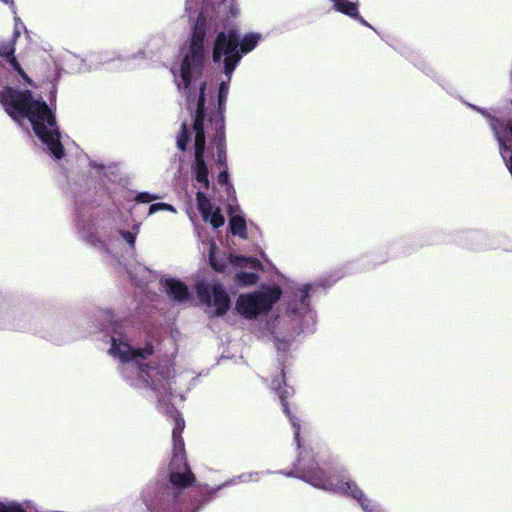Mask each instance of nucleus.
Here are the masks:
<instances>
[{
  "mask_svg": "<svg viewBox=\"0 0 512 512\" xmlns=\"http://www.w3.org/2000/svg\"><path fill=\"white\" fill-rule=\"evenodd\" d=\"M225 104L226 103H221V105H220V102H218V107H217L218 115L215 119H223V121L225 122V116H224Z\"/></svg>",
  "mask_w": 512,
  "mask_h": 512,
  "instance_id": "35",
  "label": "nucleus"
},
{
  "mask_svg": "<svg viewBox=\"0 0 512 512\" xmlns=\"http://www.w3.org/2000/svg\"><path fill=\"white\" fill-rule=\"evenodd\" d=\"M217 163L222 168H228L226 146L217 145Z\"/></svg>",
  "mask_w": 512,
  "mask_h": 512,
  "instance_id": "23",
  "label": "nucleus"
},
{
  "mask_svg": "<svg viewBox=\"0 0 512 512\" xmlns=\"http://www.w3.org/2000/svg\"><path fill=\"white\" fill-rule=\"evenodd\" d=\"M3 3L8 4L10 2H13V0H1Z\"/></svg>",
  "mask_w": 512,
  "mask_h": 512,
  "instance_id": "39",
  "label": "nucleus"
},
{
  "mask_svg": "<svg viewBox=\"0 0 512 512\" xmlns=\"http://www.w3.org/2000/svg\"><path fill=\"white\" fill-rule=\"evenodd\" d=\"M228 92H229L228 82H221L219 85V91H218V102H220V104L226 103Z\"/></svg>",
  "mask_w": 512,
  "mask_h": 512,
  "instance_id": "25",
  "label": "nucleus"
},
{
  "mask_svg": "<svg viewBox=\"0 0 512 512\" xmlns=\"http://www.w3.org/2000/svg\"><path fill=\"white\" fill-rule=\"evenodd\" d=\"M6 61L10 64V66L15 70L24 80L29 82V78L25 71L22 69L20 63L16 59L15 55L12 54L11 56L5 58Z\"/></svg>",
  "mask_w": 512,
  "mask_h": 512,
  "instance_id": "22",
  "label": "nucleus"
},
{
  "mask_svg": "<svg viewBox=\"0 0 512 512\" xmlns=\"http://www.w3.org/2000/svg\"><path fill=\"white\" fill-rule=\"evenodd\" d=\"M281 295L282 290L277 285L267 287L265 290L241 294L236 301V310L245 318L252 319L262 312L269 311Z\"/></svg>",
  "mask_w": 512,
  "mask_h": 512,
  "instance_id": "6",
  "label": "nucleus"
},
{
  "mask_svg": "<svg viewBox=\"0 0 512 512\" xmlns=\"http://www.w3.org/2000/svg\"><path fill=\"white\" fill-rule=\"evenodd\" d=\"M209 264L216 272L224 273L229 264V254L219 253L216 244L212 243L209 249Z\"/></svg>",
  "mask_w": 512,
  "mask_h": 512,
  "instance_id": "12",
  "label": "nucleus"
},
{
  "mask_svg": "<svg viewBox=\"0 0 512 512\" xmlns=\"http://www.w3.org/2000/svg\"><path fill=\"white\" fill-rule=\"evenodd\" d=\"M229 230L232 235L239 236L243 240L248 238L246 221L242 216L236 215L230 218Z\"/></svg>",
  "mask_w": 512,
  "mask_h": 512,
  "instance_id": "16",
  "label": "nucleus"
},
{
  "mask_svg": "<svg viewBox=\"0 0 512 512\" xmlns=\"http://www.w3.org/2000/svg\"><path fill=\"white\" fill-rule=\"evenodd\" d=\"M333 3V8L342 14H345L359 23L368 26L366 20L358 12V3L348 0H330Z\"/></svg>",
  "mask_w": 512,
  "mask_h": 512,
  "instance_id": "11",
  "label": "nucleus"
},
{
  "mask_svg": "<svg viewBox=\"0 0 512 512\" xmlns=\"http://www.w3.org/2000/svg\"><path fill=\"white\" fill-rule=\"evenodd\" d=\"M219 488L217 489H211V490H207L205 493H204V496H203V501L201 502V505H203L204 503H207L208 501H210L213 497V495L216 494V492L218 491Z\"/></svg>",
  "mask_w": 512,
  "mask_h": 512,
  "instance_id": "34",
  "label": "nucleus"
},
{
  "mask_svg": "<svg viewBox=\"0 0 512 512\" xmlns=\"http://www.w3.org/2000/svg\"><path fill=\"white\" fill-rule=\"evenodd\" d=\"M207 222H209L213 228H219L224 225L225 218L222 215L219 207L211 211V214L208 216Z\"/></svg>",
  "mask_w": 512,
  "mask_h": 512,
  "instance_id": "21",
  "label": "nucleus"
},
{
  "mask_svg": "<svg viewBox=\"0 0 512 512\" xmlns=\"http://www.w3.org/2000/svg\"><path fill=\"white\" fill-rule=\"evenodd\" d=\"M231 13H232L233 15H236V12H235V10H234L233 8H231Z\"/></svg>",
  "mask_w": 512,
  "mask_h": 512,
  "instance_id": "40",
  "label": "nucleus"
},
{
  "mask_svg": "<svg viewBox=\"0 0 512 512\" xmlns=\"http://www.w3.org/2000/svg\"><path fill=\"white\" fill-rule=\"evenodd\" d=\"M228 182H229L228 168H223V170L218 175V183L220 185H227Z\"/></svg>",
  "mask_w": 512,
  "mask_h": 512,
  "instance_id": "30",
  "label": "nucleus"
},
{
  "mask_svg": "<svg viewBox=\"0 0 512 512\" xmlns=\"http://www.w3.org/2000/svg\"><path fill=\"white\" fill-rule=\"evenodd\" d=\"M87 242L92 245V246H98L100 245L101 247H104L106 248V243L104 241H102L100 238H98L97 236L95 235H90L88 238H87Z\"/></svg>",
  "mask_w": 512,
  "mask_h": 512,
  "instance_id": "32",
  "label": "nucleus"
},
{
  "mask_svg": "<svg viewBox=\"0 0 512 512\" xmlns=\"http://www.w3.org/2000/svg\"><path fill=\"white\" fill-rule=\"evenodd\" d=\"M206 141L194 140V159H204Z\"/></svg>",
  "mask_w": 512,
  "mask_h": 512,
  "instance_id": "24",
  "label": "nucleus"
},
{
  "mask_svg": "<svg viewBox=\"0 0 512 512\" xmlns=\"http://www.w3.org/2000/svg\"><path fill=\"white\" fill-rule=\"evenodd\" d=\"M271 389L277 394L282 410L294 428V438L297 447L300 449L295 470L290 475L303 479L314 487L349 496L355 499L365 512H372L371 500L365 496L355 481L349 478L346 480L339 479V476L336 477L335 474L328 476L315 461L313 450L306 447L301 448L300 420L291 412L288 402V399L294 395V389L286 383L284 367L281 368L280 375L272 379Z\"/></svg>",
  "mask_w": 512,
  "mask_h": 512,
  "instance_id": "1",
  "label": "nucleus"
},
{
  "mask_svg": "<svg viewBox=\"0 0 512 512\" xmlns=\"http://www.w3.org/2000/svg\"><path fill=\"white\" fill-rule=\"evenodd\" d=\"M165 288L170 297L177 301H185L189 297L188 287L176 279H167Z\"/></svg>",
  "mask_w": 512,
  "mask_h": 512,
  "instance_id": "13",
  "label": "nucleus"
},
{
  "mask_svg": "<svg viewBox=\"0 0 512 512\" xmlns=\"http://www.w3.org/2000/svg\"><path fill=\"white\" fill-rule=\"evenodd\" d=\"M10 505H11V504H9V505H4V504L0 503V510H1V509H4V507L10 506Z\"/></svg>",
  "mask_w": 512,
  "mask_h": 512,
  "instance_id": "38",
  "label": "nucleus"
},
{
  "mask_svg": "<svg viewBox=\"0 0 512 512\" xmlns=\"http://www.w3.org/2000/svg\"><path fill=\"white\" fill-rule=\"evenodd\" d=\"M259 276L254 272H239L235 276V281L241 286H252L256 284Z\"/></svg>",
  "mask_w": 512,
  "mask_h": 512,
  "instance_id": "19",
  "label": "nucleus"
},
{
  "mask_svg": "<svg viewBox=\"0 0 512 512\" xmlns=\"http://www.w3.org/2000/svg\"><path fill=\"white\" fill-rule=\"evenodd\" d=\"M190 141V132L187 129L185 123L181 126V131L177 137V147L180 151H185L187 148V144Z\"/></svg>",
  "mask_w": 512,
  "mask_h": 512,
  "instance_id": "20",
  "label": "nucleus"
},
{
  "mask_svg": "<svg viewBox=\"0 0 512 512\" xmlns=\"http://www.w3.org/2000/svg\"><path fill=\"white\" fill-rule=\"evenodd\" d=\"M160 210H167V211H172L174 212L175 209L172 205L170 204H167V203H154V204H151L150 207H149V214H154L156 213L157 211H160Z\"/></svg>",
  "mask_w": 512,
  "mask_h": 512,
  "instance_id": "26",
  "label": "nucleus"
},
{
  "mask_svg": "<svg viewBox=\"0 0 512 512\" xmlns=\"http://www.w3.org/2000/svg\"><path fill=\"white\" fill-rule=\"evenodd\" d=\"M206 89H207V82L205 80H202L199 84V91L198 94H195V98L187 100L188 103L194 102L197 100L196 103V112H195V118L193 123V130L194 132H200L205 131L204 130V121H205V103H206ZM193 91H195L193 89ZM196 93V92H194Z\"/></svg>",
  "mask_w": 512,
  "mask_h": 512,
  "instance_id": "9",
  "label": "nucleus"
},
{
  "mask_svg": "<svg viewBox=\"0 0 512 512\" xmlns=\"http://www.w3.org/2000/svg\"><path fill=\"white\" fill-rule=\"evenodd\" d=\"M207 33L206 18L200 13L193 26L192 36L189 41V50L180 64V78L178 89H183L187 99H194L195 93L192 89V81L202 78L205 62L204 42Z\"/></svg>",
  "mask_w": 512,
  "mask_h": 512,
  "instance_id": "4",
  "label": "nucleus"
},
{
  "mask_svg": "<svg viewBox=\"0 0 512 512\" xmlns=\"http://www.w3.org/2000/svg\"><path fill=\"white\" fill-rule=\"evenodd\" d=\"M196 201L198 210L203 220L208 221V216L211 214V211L213 210V206L210 199L204 192L198 191L196 193Z\"/></svg>",
  "mask_w": 512,
  "mask_h": 512,
  "instance_id": "17",
  "label": "nucleus"
},
{
  "mask_svg": "<svg viewBox=\"0 0 512 512\" xmlns=\"http://www.w3.org/2000/svg\"><path fill=\"white\" fill-rule=\"evenodd\" d=\"M193 170L196 181L201 183L205 189H209V171L205 159H194Z\"/></svg>",
  "mask_w": 512,
  "mask_h": 512,
  "instance_id": "15",
  "label": "nucleus"
},
{
  "mask_svg": "<svg viewBox=\"0 0 512 512\" xmlns=\"http://www.w3.org/2000/svg\"><path fill=\"white\" fill-rule=\"evenodd\" d=\"M110 354L119 356L122 362H135L138 366V377L153 390H158L163 382L169 378V370L160 369L158 364L139 363V359H147L154 353V346L146 342L142 348H134L129 344L117 345L116 339L112 337Z\"/></svg>",
  "mask_w": 512,
  "mask_h": 512,
  "instance_id": "5",
  "label": "nucleus"
},
{
  "mask_svg": "<svg viewBox=\"0 0 512 512\" xmlns=\"http://www.w3.org/2000/svg\"><path fill=\"white\" fill-rule=\"evenodd\" d=\"M507 129H508L509 133H510V134H511V136H512V121H509V122L507 123Z\"/></svg>",
  "mask_w": 512,
  "mask_h": 512,
  "instance_id": "37",
  "label": "nucleus"
},
{
  "mask_svg": "<svg viewBox=\"0 0 512 512\" xmlns=\"http://www.w3.org/2000/svg\"><path fill=\"white\" fill-rule=\"evenodd\" d=\"M156 199H158L157 195L150 194L148 192H140L136 196V201H138L140 203H150L151 201H154Z\"/></svg>",
  "mask_w": 512,
  "mask_h": 512,
  "instance_id": "27",
  "label": "nucleus"
},
{
  "mask_svg": "<svg viewBox=\"0 0 512 512\" xmlns=\"http://www.w3.org/2000/svg\"><path fill=\"white\" fill-rule=\"evenodd\" d=\"M0 512H26V510L17 503H13L10 506L4 507V509H1Z\"/></svg>",
  "mask_w": 512,
  "mask_h": 512,
  "instance_id": "31",
  "label": "nucleus"
},
{
  "mask_svg": "<svg viewBox=\"0 0 512 512\" xmlns=\"http://www.w3.org/2000/svg\"><path fill=\"white\" fill-rule=\"evenodd\" d=\"M261 39L258 33H248L243 37L236 26L217 33L212 49V60L214 63L223 64V72L228 82L241 61L243 55L254 50Z\"/></svg>",
  "mask_w": 512,
  "mask_h": 512,
  "instance_id": "3",
  "label": "nucleus"
},
{
  "mask_svg": "<svg viewBox=\"0 0 512 512\" xmlns=\"http://www.w3.org/2000/svg\"><path fill=\"white\" fill-rule=\"evenodd\" d=\"M195 292L202 304L215 308L214 313L216 316H223L230 309V296L221 283H215L210 286L203 280L198 281L195 285Z\"/></svg>",
  "mask_w": 512,
  "mask_h": 512,
  "instance_id": "7",
  "label": "nucleus"
},
{
  "mask_svg": "<svg viewBox=\"0 0 512 512\" xmlns=\"http://www.w3.org/2000/svg\"><path fill=\"white\" fill-rule=\"evenodd\" d=\"M14 53H15V48L13 45L7 44V45H2L0 47V55L4 58H7Z\"/></svg>",
  "mask_w": 512,
  "mask_h": 512,
  "instance_id": "29",
  "label": "nucleus"
},
{
  "mask_svg": "<svg viewBox=\"0 0 512 512\" xmlns=\"http://www.w3.org/2000/svg\"><path fill=\"white\" fill-rule=\"evenodd\" d=\"M215 127V134L213 136V142L215 145H223L226 146V136H225V122L223 119H211Z\"/></svg>",
  "mask_w": 512,
  "mask_h": 512,
  "instance_id": "18",
  "label": "nucleus"
},
{
  "mask_svg": "<svg viewBox=\"0 0 512 512\" xmlns=\"http://www.w3.org/2000/svg\"><path fill=\"white\" fill-rule=\"evenodd\" d=\"M119 234L123 237V239L125 241H127V243L130 245L131 248L135 247V241H136L135 234H133L130 231H126V230H119Z\"/></svg>",
  "mask_w": 512,
  "mask_h": 512,
  "instance_id": "28",
  "label": "nucleus"
},
{
  "mask_svg": "<svg viewBox=\"0 0 512 512\" xmlns=\"http://www.w3.org/2000/svg\"><path fill=\"white\" fill-rule=\"evenodd\" d=\"M167 414L174 420V427L172 431V439L174 444L173 452H185L184 440L182 438V432L185 428L184 418L174 406L167 408Z\"/></svg>",
  "mask_w": 512,
  "mask_h": 512,
  "instance_id": "10",
  "label": "nucleus"
},
{
  "mask_svg": "<svg viewBox=\"0 0 512 512\" xmlns=\"http://www.w3.org/2000/svg\"><path fill=\"white\" fill-rule=\"evenodd\" d=\"M195 140L196 141H206L205 139V131L195 132Z\"/></svg>",
  "mask_w": 512,
  "mask_h": 512,
  "instance_id": "36",
  "label": "nucleus"
},
{
  "mask_svg": "<svg viewBox=\"0 0 512 512\" xmlns=\"http://www.w3.org/2000/svg\"><path fill=\"white\" fill-rule=\"evenodd\" d=\"M229 263L235 267H249L252 270H260L262 268V264L257 258L245 257L242 255L229 254Z\"/></svg>",
  "mask_w": 512,
  "mask_h": 512,
  "instance_id": "14",
  "label": "nucleus"
},
{
  "mask_svg": "<svg viewBox=\"0 0 512 512\" xmlns=\"http://www.w3.org/2000/svg\"><path fill=\"white\" fill-rule=\"evenodd\" d=\"M309 291H310V286L309 285H304L301 289H300V302L302 304H305L308 297H309Z\"/></svg>",
  "mask_w": 512,
  "mask_h": 512,
  "instance_id": "33",
  "label": "nucleus"
},
{
  "mask_svg": "<svg viewBox=\"0 0 512 512\" xmlns=\"http://www.w3.org/2000/svg\"><path fill=\"white\" fill-rule=\"evenodd\" d=\"M0 101L13 120L27 118L31 122L35 135L47 145L56 159L65 156L56 117L45 101L35 100L30 90L11 87L1 93Z\"/></svg>",
  "mask_w": 512,
  "mask_h": 512,
  "instance_id": "2",
  "label": "nucleus"
},
{
  "mask_svg": "<svg viewBox=\"0 0 512 512\" xmlns=\"http://www.w3.org/2000/svg\"><path fill=\"white\" fill-rule=\"evenodd\" d=\"M168 469L169 482L175 489L191 487L196 481L187 463L185 452H173Z\"/></svg>",
  "mask_w": 512,
  "mask_h": 512,
  "instance_id": "8",
  "label": "nucleus"
}]
</instances>
